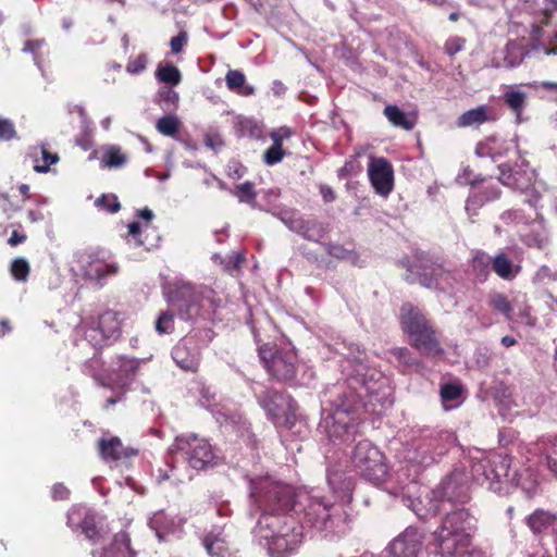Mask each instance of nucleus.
<instances>
[{
    "label": "nucleus",
    "instance_id": "nucleus-1",
    "mask_svg": "<svg viewBox=\"0 0 557 557\" xmlns=\"http://www.w3.org/2000/svg\"><path fill=\"white\" fill-rule=\"evenodd\" d=\"M475 518L468 508L447 511L433 532V544L442 557H463L471 552Z\"/></svg>",
    "mask_w": 557,
    "mask_h": 557
},
{
    "label": "nucleus",
    "instance_id": "nucleus-2",
    "mask_svg": "<svg viewBox=\"0 0 557 557\" xmlns=\"http://www.w3.org/2000/svg\"><path fill=\"white\" fill-rule=\"evenodd\" d=\"M256 532L270 557H290L302 542V527L292 517L261 515Z\"/></svg>",
    "mask_w": 557,
    "mask_h": 557
},
{
    "label": "nucleus",
    "instance_id": "nucleus-3",
    "mask_svg": "<svg viewBox=\"0 0 557 557\" xmlns=\"http://www.w3.org/2000/svg\"><path fill=\"white\" fill-rule=\"evenodd\" d=\"M399 321L403 331L409 336L410 345L422 356L436 357L444 352L436 330L418 307L411 302L403 304Z\"/></svg>",
    "mask_w": 557,
    "mask_h": 557
},
{
    "label": "nucleus",
    "instance_id": "nucleus-4",
    "mask_svg": "<svg viewBox=\"0 0 557 557\" xmlns=\"http://www.w3.org/2000/svg\"><path fill=\"white\" fill-rule=\"evenodd\" d=\"M213 292L196 287L190 283L174 285L168 293V302L177 315L185 321L209 317L214 312Z\"/></svg>",
    "mask_w": 557,
    "mask_h": 557
},
{
    "label": "nucleus",
    "instance_id": "nucleus-5",
    "mask_svg": "<svg viewBox=\"0 0 557 557\" xmlns=\"http://www.w3.org/2000/svg\"><path fill=\"white\" fill-rule=\"evenodd\" d=\"M294 512L301 525L324 531L333 529L335 522L346 516L343 507L325 497L300 494L297 496ZM346 519V517H344Z\"/></svg>",
    "mask_w": 557,
    "mask_h": 557
},
{
    "label": "nucleus",
    "instance_id": "nucleus-6",
    "mask_svg": "<svg viewBox=\"0 0 557 557\" xmlns=\"http://www.w3.org/2000/svg\"><path fill=\"white\" fill-rule=\"evenodd\" d=\"M250 494L259 508L262 509V515L276 517H286V512L294 511L298 496L293 486L269 478L253 480Z\"/></svg>",
    "mask_w": 557,
    "mask_h": 557
},
{
    "label": "nucleus",
    "instance_id": "nucleus-7",
    "mask_svg": "<svg viewBox=\"0 0 557 557\" xmlns=\"http://www.w3.org/2000/svg\"><path fill=\"white\" fill-rule=\"evenodd\" d=\"M350 466L356 473L375 485L384 482L388 475L385 455L369 440L356 444Z\"/></svg>",
    "mask_w": 557,
    "mask_h": 557
},
{
    "label": "nucleus",
    "instance_id": "nucleus-8",
    "mask_svg": "<svg viewBox=\"0 0 557 557\" xmlns=\"http://www.w3.org/2000/svg\"><path fill=\"white\" fill-rule=\"evenodd\" d=\"M434 498L438 502L437 510L444 515L457 508H466L470 502L469 478L463 470L456 469L445 476L433 491Z\"/></svg>",
    "mask_w": 557,
    "mask_h": 557
},
{
    "label": "nucleus",
    "instance_id": "nucleus-9",
    "mask_svg": "<svg viewBox=\"0 0 557 557\" xmlns=\"http://www.w3.org/2000/svg\"><path fill=\"white\" fill-rule=\"evenodd\" d=\"M258 356L269 375L277 382L285 383L296 377L298 360L295 351L263 344L258 348Z\"/></svg>",
    "mask_w": 557,
    "mask_h": 557
},
{
    "label": "nucleus",
    "instance_id": "nucleus-10",
    "mask_svg": "<svg viewBox=\"0 0 557 557\" xmlns=\"http://www.w3.org/2000/svg\"><path fill=\"white\" fill-rule=\"evenodd\" d=\"M121 323L119 312L107 310L97 320L86 321L85 337L94 347L101 348L121 336Z\"/></svg>",
    "mask_w": 557,
    "mask_h": 557
},
{
    "label": "nucleus",
    "instance_id": "nucleus-11",
    "mask_svg": "<svg viewBox=\"0 0 557 557\" xmlns=\"http://www.w3.org/2000/svg\"><path fill=\"white\" fill-rule=\"evenodd\" d=\"M360 419L356 411L336 408L326 420V435L333 444L352 442L359 433Z\"/></svg>",
    "mask_w": 557,
    "mask_h": 557
},
{
    "label": "nucleus",
    "instance_id": "nucleus-12",
    "mask_svg": "<svg viewBox=\"0 0 557 557\" xmlns=\"http://www.w3.org/2000/svg\"><path fill=\"white\" fill-rule=\"evenodd\" d=\"M175 446L183 454L184 460L195 470H203L212 465L214 453L207 440L197 436L176 437Z\"/></svg>",
    "mask_w": 557,
    "mask_h": 557
},
{
    "label": "nucleus",
    "instance_id": "nucleus-13",
    "mask_svg": "<svg viewBox=\"0 0 557 557\" xmlns=\"http://www.w3.org/2000/svg\"><path fill=\"white\" fill-rule=\"evenodd\" d=\"M259 405L267 411L274 422L281 419L288 420L297 410V403L286 392L275 388H265L257 394Z\"/></svg>",
    "mask_w": 557,
    "mask_h": 557
},
{
    "label": "nucleus",
    "instance_id": "nucleus-14",
    "mask_svg": "<svg viewBox=\"0 0 557 557\" xmlns=\"http://www.w3.org/2000/svg\"><path fill=\"white\" fill-rule=\"evenodd\" d=\"M511 458L508 456H496L485 462H480L473 467L476 474L482 470V480L475 476L481 484H487V487L494 492L502 490L503 481H510Z\"/></svg>",
    "mask_w": 557,
    "mask_h": 557
},
{
    "label": "nucleus",
    "instance_id": "nucleus-15",
    "mask_svg": "<svg viewBox=\"0 0 557 557\" xmlns=\"http://www.w3.org/2000/svg\"><path fill=\"white\" fill-rule=\"evenodd\" d=\"M417 274L419 282L426 288L444 289L450 285L451 271L445 268L443 262L434 260L429 256H420L418 258Z\"/></svg>",
    "mask_w": 557,
    "mask_h": 557
},
{
    "label": "nucleus",
    "instance_id": "nucleus-16",
    "mask_svg": "<svg viewBox=\"0 0 557 557\" xmlns=\"http://www.w3.org/2000/svg\"><path fill=\"white\" fill-rule=\"evenodd\" d=\"M451 435L447 432H434L422 437L416 447V457L423 466L437 462L449 449Z\"/></svg>",
    "mask_w": 557,
    "mask_h": 557
},
{
    "label": "nucleus",
    "instance_id": "nucleus-17",
    "mask_svg": "<svg viewBox=\"0 0 557 557\" xmlns=\"http://www.w3.org/2000/svg\"><path fill=\"white\" fill-rule=\"evenodd\" d=\"M75 262L77 271L84 278L89 281L100 282L108 275L116 274L119 270L117 265L107 263L104 259L100 258L97 252L91 250L78 251Z\"/></svg>",
    "mask_w": 557,
    "mask_h": 557
},
{
    "label": "nucleus",
    "instance_id": "nucleus-18",
    "mask_svg": "<svg viewBox=\"0 0 557 557\" xmlns=\"http://www.w3.org/2000/svg\"><path fill=\"white\" fill-rule=\"evenodd\" d=\"M368 176L375 193L387 197L394 189V170L389 161L383 157H371Z\"/></svg>",
    "mask_w": 557,
    "mask_h": 557
},
{
    "label": "nucleus",
    "instance_id": "nucleus-19",
    "mask_svg": "<svg viewBox=\"0 0 557 557\" xmlns=\"http://www.w3.org/2000/svg\"><path fill=\"white\" fill-rule=\"evenodd\" d=\"M175 364L183 371L195 373L201 360L200 347L193 336H185L177 342L171 352Z\"/></svg>",
    "mask_w": 557,
    "mask_h": 557
},
{
    "label": "nucleus",
    "instance_id": "nucleus-20",
    "mask_svg": "<svg viewBox=\"0 0 557 557\" xmlns=\"http://www.w3.org/2000/svg\"><path fill=\"white\" fill-rule=\"evenodd\" d=\"M423 548V535L416 528H407L387 547L391 557H419Z\"/></svg>",
    "mask_w": 557,
    "mask_h": 557
},
{
    "label": "nucleus",
    "instance_id": "nucleus-21",
    "mask_svg": "<svg viewBox=\"0 0 557 557\" xmlns=\"http://www.w3.org/2000/svg\"><path fill=\"white\" fill-rule=\"evenodd\" d=\"M97 449L100 458L107 462H125L138 455V449L125 446L117 436L99 438Z\"/></svg>",
    "mask_w": 557,
    "mask_h": 557
},
{
    "label": "nucleus",
    "instance_id": "nucleus-22",
    "mask_svg": "<svg viewBox=\"0 0 557 557\" xmlns=\"http://www.w3.org/2000/svg\"><path fill=\"white\" fill-rule=\"evenodd\" d=\"M67 525L73 530H82L89 540H95L99 535L95 513L86 507H72L67 512Z\"/></svg>",
    "mask_w": 557,
    "mask_h": 557
},
{
    "label": "nucleus",
    "instance_id": "nucleus-23",
    "mask_svg": "<svg viewBox=\"0 0 557 557\" xmlns=\"http://www.w3.org/2000/svg\"><path fill=\"white\" fill-rule=\"evenodd\" d=\"M289 228L301 235L304 238L317 243L320 242L326 233L325 225L315 219H294L289 222Z\"/></svg>",
    "mask_w": 557,
    "mask_h": 557
},
{
    "label": "nucleus",
    "instance_id": "nucleus-24",
    "mask_svg": "<svg viewBox=\"0 0 557 557\" xmlns=\"http://www.w3.org/2000/svg\"><path fill=\"white\" fill-rule=\"evenodd\" d=\"M496 115L492 108L482 104L474 109L463 112L456 121V125L459 128L463 127H478L487 122H494Z\"/></svg>",
    "mask_w": 557,
    "mask_h": 557
},
{
    "label": "nucleus",
    "instance_id": "nucleus-25",
    "mask_svg": "<svg viewBox=\"0 0 557 557\" xmlns=\"http://www.w3.org/2000/svg\"><path fill=\"white\" fill-rule=\"evenodd\" d=\"M492 271L503 281H513L521 272V267L516 264L503 250L493 257Z\"/></svg>",
    "mask_w": 557,
    "mask_h": 557
},
{
    "label": "nucleus",
    "instance_id": "nucleus-26",
    "mask_svg": "<svg viewBox=\"0 0 557 557\" xmlns=\"http://www.w3.org/2000/svg\"><path fill=\"white\" fill-rule=\"evenodd\" d=\"M557 522V516L544 509H536L525 518V524L534 535L545 533Z\"/></svg>",
    "mask_w": 557,
    "mask_h": 557
},
{
    "label": "nucleus",
    "instance_id": "nucleus-27",
    "mask_svg": "<svg viewBox=\"0 0 557 557\" xmlns=\"http://www.w3.org/2000/svg\"><path fill=\"white\" fill-rule=\"evenodd\" d=\"M505 104L515 114L516 122L520 123L523 110L528 104V95L524 91L517 89L515 86H509L503 94Z\"/></svg>",
    "mask_w": 557,
    "mask_h": 557
},
{
    "label": "nucleus",
    "instance_id": "nucleus-28",
    "mask_svg": "<svg viewBox=\"0 0 557 557\" xmlns=\"http://www.w3.org/2000/svg\"><path fill=\"white\" fill-rule=\"evenodd\" d=\"M493 257L483 250H475L470 260V268L480 283L487 281L492 270Z\"/></svg>",
    "mask_w": 557,
    "mask_h": 557
},
{
    "label": "nucleus",
    "instance_id": "nucleus-29",
    "mask_svg": "<svg viewBox=\"0 0 557 557\" xmlns=\"http://www.w3.org/2000/svg\"><path fill=\"white\" fill-rule=\"evenodd\" d=\"M117 384L125 388L135 380L141 361L136 358L119 357Z\"/></svg>",
    "mask_w": 557,
    "mask_h": 557
},
{
    "label": "nucleus",
    "instance_id": "nucleus-30",
    "mask_svg": "<svg viewBox=\"0 0 557 557\" xmlns=\"http://www.w3.org/2000/svg\"><path fill=\"white\" fill-rule=\"evenodd\" d=\"M103 557H137L136 552L131 547L129 534L126 532L116 533Z\"/></svg>",
    "mask_w": 557,
    "mask_h": 557
},
{
    "label": "nucleus",
    "instance_id": "nucleus-31",
    "mask_svg": "<svg viewBox=\"0 0 557 557\" xmlns=\"http://www.w3.org/2000/svg\"><path fill=\"white\" fill-rule=\"evenodd\" d=\"M383 114L395 127H400L405 131H412L416 125L414 119H411L395 104H387L383 110Z\"/></svg>",
    "mask_w": 557,
    "mask_h": 557
},
{
    "label": "nucleus",
    "instance_id": "nucleus-32",
    "mask_svg": "<svg viewBox=\"0 0 557 557\" xmlns=\"http://www.w3.org/2000/svg\"><path fill=\"white\" fill-rule=\"evenodd\" d=\"M203 546L211 557H230L225 539L220 533L209 532L203 537Z\"/></svg>",
    "mask_w": 557,
    "mask_h": 557
},
{
    "label": "nucleus",
    "instance_id": "nucleus-33",
    "mask_svg": "<svg viewBox=\"0 0 557 557\" xmlns=\"http://www.w3.org/2000/svg\"><path fill=\"white\" fill-rule=\"evenodd\" d=\"M487 305L493 311L503 314L507 320L511 319L513 308L506 294L497 290L490 292L487 294Z\"/></svg>",
    "mask_w": 557,
    "mask_h": 557
},
{
    "label": "nucleus",
    "instance_id": "nucleus-34",
    "mask_svg": "<svg viewBox=\"0 0 557 557\" xmlns=\"http://www.w3.org/2000/svg\"><path fill=\"white\" fill-rule=\"evenodd\" d=\"M127 161V157L119 146H109L102 154L101 165L103 168H121Z\"/></svg>",
    "mask_w": 557,
    "mask_h": 557
},
{
    "label": "nucleus",
    "instance_id": "nucleus-35",
    "mask_svg": "<svg viewBox=\"0 0 557 557\" xmlns=\"http://www.w3.org/2000/svg\"><path fill=\"white\" fill-rule=\"evenodd\" d=\"M361 385L366 388V391L369 394H372L375 392V385L380 380H383V375L381 372L376 370H370L366 369L364 367H361L357 370V377H356Z\"/></svg>",
    "mask_w": 557,
    "mask_h": 557
},
{
    "label": "nucleus",
    "instance_id": "nucleus-36",
    "mask_svg": "<svg viewBox=\"0 0 557 557\" xmlns=\"http://www.w3.org/2000/svg\"><path fill=\"white\" fill-rule=\"evenodd\" d=\"M391 355L396 359L398 366L401 367V372H406L408 369L420 364L419 360L414 358L412 352L406 347L393 348Z\"/></svg>",
    "mask_w": 557,
    "mask_h": 557
},
{
    "label": "nucleus",
    "instance_id": "nucleus-37",
    "mask_svg": "<svg viewBox=\"0 0 557 557\" xmlns=\"http://www.w3.org/2000/svg\"><path fill=\"white\" fill-rule=\"evenodd\" d=\"M181 122L175 115H163L156 124L157 131L169 137H175L180 131Z\"/></svg>",
    "mask_w": 557,
    "mask_h": 557
},
{
    "label": "nucleus",
    "instance_id": "nucleus-38",
    "mask_svg": "<svg viewBox=\"0 0 557 557\" xmlns=\"http://www.w3.org/2000/svg\"><path fill=\"white\" fill-rule=\"evenodd\" d=\"M156 77L158 81L170 84L171 86H176L182 81L181 71L173 64L159 66L156 72Z\"/></svg>",
    "mask_w": 557,
    "mask_h": 557
},
{
    "label": "nucleus",
    "instance_id": "nucleus-39",
    "mask_svg": "<svg viewBox=\"0 0 557 557\" xmlns=\"http://www.w3.org/2000/svg\"><path fill=\"white\" fill-rule=\"evenodd\" d=\"M174 311L173 309L161 311L154 322L156 331L159 335L171 334L174 332Z\"/></svg>",
    "mask_w": 557,
    "mask_h": 557
},
{
    "label": "nucleus",
    "instance_id": "nucleus-40",
    "mask_svg": "<svg viewBox=\"0 0 557 557\" xmlns=\"http://www.w3.org/2000/svg\"><path fill=\"white\" fill-rule=\"evenodd\" d=\"M225 81L226 86L230 90L237 91L238 94L245 96L250 95L252 92L251 87H247L245 91H239V88H242L246 82V77L242 72L237 70H230L226 73Z\"/></svg>",
    "mask_w": 557,
    "mask_h": 557
},
{
    "label": "nucleus",
    "instance_id": "nucleus-41",
    "mask_svg": "<svg viewBox=\"0 0 557 557\" xmlns=\"http://www.w3.org/2000/svg\"><path fill=\"white\" fill-rule=\"evenodd\" d=\"M30 272L29 263L24 258H15L10 265V273L15 281L26 282Z\"/></svg>",
    "mask_w": 557,
    "mask_h": 557
},
{
    "label": "nucleus",
    "instance_id": "nucleus-42",
    "mask_svg": "<svg viewBox=\"0 0 557 557\" xmlns=\"http://www.w3.org/2000/svg\"><path fill=\"white\" fill-rule=\"evenodd\" d=\"M233 194L238 198L240 202L247 203L255 201L258 195L255 189V184L249 181L237 185Z\"/></svg>",
    "mask_w": 557,
    "mask_h": 557
},
{
    "label": "nucleus",
    "instance_id": "nucleus-43",
    "mask_svg": "<svg viewBox=\"0 0 557 557\" xmlns=\"http://www.w3.org/2000/svg\"><path fill=\"white\" fill-rule=\"evenodd\" d=\"M499 196V190L498 188L495 186V185H487L484 187V191H480V193H474L472 194L469 199H468V207L473 203H483L484 201H490V200H493V199H496L498 198Z\"/></svg>",
    "mask_w": 557,
    "mask_h": 557
},
{
    "label": "nucleus",
    "instance_id": "nucleus-44",
    "mask_svg": "<svg viewBox=\"0 0 557 557\" xmlns=\"http://www.w3.org/2000/svg\"><path fill=\"white\" fill-rule=\"evenodd\" d=\"M285 151L278 143L272 144L263 153V162L267 165H274L283 160Z\"/></svg>",
    "mask_w": 557,
    "mask_h": 557
},
{
    "label": "nucleus",
    "instance_id": "nucleus-45",
    "mask_svg": "<svg viewBox=\"0 0 557 557\" xmlns=\"http://www.w3.org/2000/svg\"><path fill=\"white\" fill-rule=\"evenodd\" d=\"M466 42L467 40L463 37L450 36L444 44V52L448 57L454 58L455 54L465 49Z\"/></svg>",
    "mask_w": 557,
    "mask_h": 557
},
{
    "label": "nucleus",
    "instance_id": "nucleus-46",
    "mask_svg": "<svg viewBox=\"0 0 557 557\" xmlns=\"http://www.w3.org/2000/svg\"><path fill=\"white\" fill-rule=\"evenodd\" d=\"M462 393V387L458 384L446 383L441 386L440 395L443 403L457 400Z\"/></svg>",
    "mask_w": 557,
    "mask_h": 557
},
{
    "label": "nucleus",
    "instance_id": "nucleus-47",
    "mask_svg": "<svg viewBox=\"0 0 557 557\" xmlns=\"http://www.w3.org/2000/svg\"><path fill=\"white\" fill-rule=\"evenodd\" d=\"M96 206L110 212L115 213L121 209L119 199L113 194L102 195L96 200Z\"/></svg>",
    "mask_w": 557,
    "mask_h": 557
},
{
    "label": "nucleus",
    "instance_id": "nucleus-48",
    "mask_svg": "<svg viewBox=\"0 0 557 557\" xmlns=\"http://www.w3.org/2000/svg\"><path fill=\"white\" fill-rule=\"evenodd\" d=\"M40 152L44 163L35 164L34 170L38 173H47L49 171L50 165L59 161V156L57 153L50 152L45 146H41Z\"/></svg>",
    "mask_w": 557,
    "mask_h": 557
},
{
    "label": "nucleus",
    "instance_id": "nucleus-49",
    "mask_svg": "<svg viewBox=\"0 0 557 557\" xmlns=\"http://www.w3.org/2000/svg\"><path fill=\"white\" fill-rule=\"evenodd\" d=\"M147 54L141 52L133 59H129L126 65V71L129 74L136 75L141 73L147 66Z\"/></svg>",
    "mask_w": 557,
    "mask_h": 557
},
{
    "label": "nucleus",
    "instance_id": "nucleus-50",
    "mask_svg": "<svg viewBox=\"0 0 557 557\" xmlns=\"http://www.w3.org/2000/svg\"><path fill=\"white\" fill-rule=\"evenodd\" d=\"M17 135L12 121L0 117V140H11Z\"/></svg>",
    "mask_w": 557,
    "mask_h": 557
},
{
    "label": "nucleus",
    "instance_id": "nucleus-51",
    "mask_svg": "<svg viewBox=\"0 0 557 557\" xmlns=\"http://www.w3.org/2000/svg\"><path fill=\"white\" fill-rule=\"evenodd\" d=\"M188 42V35L185 30L180 32L176 36L170 40L171 51L174 54H178L183 51L184 47Z\"/></svg>",
    "mask_w": 557,
    "mask_h": 557
},
{
    "label": "nucleus",
    "instance_id": "nucleus-52",
    "mask_svg": "<svg viewBox=\"0 0 557 557\" xmlns=\"http://www.w3.org/2000/svg\"><path fill=\"white\" fill-rule=\"evenodd\" d=\"M102 364V361L100 359V357L98 356H94L91 359H89L86 363H85V368L87 369L88 373L96 380L99 382V384L101 386H104V387H108L110 386V384L104 381L100 375H98L92 369L96 367V366H101Z\"/></svg>",
    "mask_w": 557,
    "mask_h": 557
},
{
    "label": "nucleus",
    "instance_id": "nucleus-53",
    "mask_svg": "<svg viewBox=\"0 0 557 557\" xmlns=\"http://www.w3.org/2000/svg\"><path fill=\"white\" fill-rule=\"evenodd\" d=\"M293 135L292 131L287 126H282L277 129H274L270 133V138L273 144L278 143L280 146H283V141L285 138H289Z\"/></svg>",
    "mask_w": 557,
    "mask_h": 557
},
{
    "label": "nucleus",
    "instance_id": "nucleus-54",
    "mask_svg": "<svg viewBox=\"0 0 557 557\" xmlns=\"http://www.w3.org/2000/svg\"><path fill=\"white\" fill-rule=\"evenodd\" d=\"M51 495L54 500H66L70 498L71 492L63 483H55L52 486Z\"/></svg>",
    "mask_w": 557,
    "mask_h": 557
},
{
    "label": "nucleus",
    "instance_id": "nucleus-55",
    "mask_svg": "<svg viewBox=\"0 0 557 557\" xmlns=\"http://www.w3.org/2000/svg\"><path fill=\"white\" fill-rule=\"evenodd\" d=\"M159 96L166 104L175 106L178 102V94L170 87L162 88Z\"/></svg>",
    "mask_w": 557,
    "mask_h": 557
},
{
    "label": "nucleus",
    "instance_id": "nucleus-56",
    "mask_svg": "<svg viewBox=\"0 0 557 557\" xmlns=\"http://www.w3.org/2000/svg\"><path fill=\"white\" fill-rule=\"evenodd\" d=\"M240 131L253 137H259L261 128L251 120H244L240 122Z\"/></svg>",
    "mask_w": 557,
    "mask_h": 557
},
{
    "label": "nucleus",
    "instance_id": "nucleus-57",
    "mask_svg": "<svg viewBox=\"0 0 557 557\" xmlns=\"http://www.w3.org/2000/svg\"><path fill=\"white\" fill-rule=\"evenodd\" d=\"M128 235L135 240L137 246L144 245V240L141 239V225L139 222H132L128 224Z\"/></svg>",
    "mask_w": 557,
    "mask_h": 557
},
{
    "label": "nucleus",
    "instance_id": "nucleus-58",
    "mask_svg": "<svg viewBox=\"0 0 557 557\" xmlns=\"http://www.w3.org/2000/svg\"><path fill=\"white\" fill-rule=\"evenodd\" d=\"M244 262L245 256L243 253H235L230 257L226 268L231 271H239Z\"/></svg>",
    "mask_w": 557,
    "mask_h": 557
},
{
    "label": "nucleus",
    "instance_id": "nucleus-59",
    "mask_svg": "<svg viewBox=\"0 0 557 557\" xmlns=\"http://www.w3.org/2000/svg\"><path fill=\"white\" fill-rule=\"evenodd\" d=\"M326 247V252L332 256V257H335V258H344L345 257V248L341 245H337V244H326L325 245Z\"/></svg>",
    "mask_w": 557,
    "mask_h": 557
},
{
    "label": "nucleus",
    "instance_id": "nucleus-60",
    "mask_svg": "<svg viewBox=\"0 0 557 557\" xmlns=\"http://www.w3.org/2000/svg\"><path fill=\"white\" fill-rule=\"evenodd\" d=\"M524 86H527L529 88H533V89L543 88L545 90H555V91H557V83H555V82H548V81H544V82H541V83L533 82V83L524 84Z\"/></svg>",
    "mask_w": 557,
    "mask_h": 557
},
{
    "label": "nucleus",
    "instance_id": "nucleus-61",
    "mask_svg": "<svg viewBox=\"0 0 557 557\" xmlns=\"http://www.w3.org/2000/svg\"><path fill=\"white\" fill-rule=\"evenodd\" d=\"M320 194L324 202H332L336 199L335 191L327 185L320 186Z\"/></svg>",
    "mask_w": 557,
    "mask_h": 557
},
{
    "label": "nucleus",
    "instance_id": "nucleus-62",
    "mask_svg": "<svg viewBox=\"0 0 557 557\" xmlns=\"http://www.w3.org/2000/svg\"><path fill=\"white\" fill-rule=\"evenodd\" d=\"M246 173V168L240 163L235 162L234 165H228V176L233 178H240Z\"/></svg>",
    "mask_w": 557,
    "mask_h": 557
},
{
    "label": "nucleus",
    "instance_id": "nucleus-63",
    "mask_svg": "<svg viewBox=\"0 0 557 557\" xmlns=\"http://www.w3.org/2000/svg\"><path fill=\"white\" fill-rule=\"evenodd\" d=\"M26 239L27 236L25 234H21L17 231H13L8 239V244L12 247H15L20 244H23Z\"/></svg>",
    "mask_w": 557,
    "mask_h": 557
},
{
    "label": "nucleus",
    "instance_id": "nucleus-64",
    "mask_svg": "<svg viewBox=\"0 0 557 557\" xmlns=\"http://www.w3.org/2000/svg\"><path fill=\"white\" fill-rule=\"evenodd\" d=\"M499 170H500L499 181H500L504 185H508V186H510V185H511V182H510L511 173H510V169H509V166H507V165H500V166H499Z\"/></svg>",
    "mask_w": 557,
    "mask_h": 557
}]
</instances>
